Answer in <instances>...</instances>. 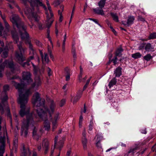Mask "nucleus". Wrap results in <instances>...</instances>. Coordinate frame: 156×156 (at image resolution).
<instances>
[{"label": "nucleus", "instance_id": "680f3d73", "mask_svg": "<svg viewBox=\"0 0 156 156\" xmlns=\"http://www.w3.org/2000/svg\"><path fill=\"white\" fill-rule=\"evenodd\" d=\"M58 15H60L59 21L60 22H61L63 20V16L62 13H61V14H58Z\"/></svg>", "mask_w": 156, "mask_h": 156}, {"label": "nucleus", "instance_id": "bb28decb", "mask_svg": "<svg viewBox=\"0 0 156 156\" xmlns=\"http://www.w3.org/2000/svg\"><path fill=\"white\" fill-rule=\"evenodd\" d=\"M58 136H55V141H54L55 145H54V148L53 149L51 150V155L50 156H52V155H53V153H54V148H55V147L56 145V142L58 140ZM59 155H60V154L59 153V154L58 155H57V156H59Z\"/></svg>", "mask_w": 156, "mask_h": 156}, {"label": "nucleus", "instance_id": "4c0bfd02", "mask_svg": "<svg viewBox=\"0 0 156 156\" xmlns=\"http://www.w3.org/2000/svg\"><path fill=\"white\" fill-rule=\"evenodd\" d=\"M18 141L17 137L15 136L14 140H13V145L14 147H17Z\"/></svg>", "mask_w": 156, "mask_h": 156}, {"label": "nucleus", "instance_id": "58836bf2", "mask_svg": "<svg viewBox=\"0 0 156 156\" xmlns=\"http://www.w3.org/2000/svg\"><path fill=\"white\" fill-rule=\"evenodd\" d=\"M117 53H116L114 58L112 59L111 61V62H113L114 63V65H116L117 64Z\"/></svg>", "mask_w": 156, "mask_h": 156}, {"label": "nucleus", "instance_id": "9d476101", "mask_svg": "<svg viewBox=\"0 0 156 156\" xmlns=\"http://www.w3.org/2000/svg\"><path fill=\"white\" fill-rule=\"evenodd\" d=\"M10 19L13 25H15L18 28H20V27L24 24V23L21 21V19L17 14H12Z\"/></svg>", "mask_w": 156, "mask_h": 156}, {"label": "nucleus", "instance_id": "7ed1b4c3", "mask_svg": "<svg viewBox=\"0 0 156 156\" xmlns=\"http://www.w3.org/2000/svg\"><path fill=\"white\" fill-rule=\"evenodd\" d=\"M32 103L34 109L36 110L39 117L44 120V129L49 131L50 129V123L47 119V115L44 112L42 107H44L45 101L44 99H41L40 94L37 92L33 95L32 99Z\"/></svg>", "mask_w": 156, "mask_h": 156}, {"label": "nucleus", "instance_id": "6ab92c4d", "mask_svg": "<svg viewBox=\"0 0 156 156\" xmlns=\"http://www.w3.org/2000/svg\"><path fill=\"white\" fill-rule=\"evenodd\" d=\"M0 143L1 144V145L0 146V150L2 151V150L3 149V151H5V138L2 137H0Z\"/></svg>", "mask_w": 156, "mask_h": 156}, {"label": "nucleus", "instance_id": "72a5a7b5", "mask_svg": "<svg viewBox=\"0 0 156 156\" xmlns=\"http://www.w3.org/2000/svg\"><path fill=\"white\" fill-rule=\"evenodd\" d=\"M152 58V56L150 54H148L144 57V58L147 61H149Z\"/></svg>", "mask_w": 156, "mask_h": 156}, {"label": "nucleus", "instance_id": "a18cd8bd", "mask_svg": "<svg viewBox=\"0 0 156 156\" xmlns=\"http://www.w3.org/2000/svg\"><path fill=\"white\" fill-rule=\"evenodd\" d=\"M54 6L56 7L60 4V2L59 0H56L53 3Z\"/></svg>", "mask_w": 156, "mask_h": 156}, {"label": "nucleus", "instance_id": "338daca9", "mask_svg": "<svg viewBox=\"0 0 156 156\" xmlns=\"http://www.w3.org/2000/svg\"><path fill=\"white\" fill-rule=\"evenodd\" d=\"M4 152V151L2 149V151L0 150V156H3V154Z\"/></svg>", "mask_w": 156, "mask_h": 156}, {"label": "nucleus", "instance_id": "13d9d810", "mask_svg": "<svg viewBox=\"0 0 156 156\" xmlns=\"http://www.w3.org/2000/svg\"><path fill=\"white\" fill-rule=\"evenodd\" d=\"M140 131L142 133L145 134L147 133V131L146 130V129L145 128H143L141 129Z\"/></svg>", "mask_w": 156, "mask_h": 156}, {"label": "nucleus", "instance_id": "9b49d317", "mask_svg": "<svg viewBox=\"0 0 156 156\" xmlns=\"http://www.w3.org/2000/svg\"><path fill=\"white\" fill-rule=\"evenodd\" d=\"M21 156H37V153L35 151H33L32 153L30 152L29 148H25L24 145H23V148L21 149Z\"/></svg>", "mask_w": 156, "mask_h": 156}, {"label": "nucleus", "instance_id": "6e6d98bb", "mask_svg": "<svg viewBox=\"0 0 156 156\" xmlns=\"http://www.w3.org/2000/svg\"><path fill=\"white\" fill-rule=\"evenodd\" d=\"M58 26H57L56 24L55 25V33L56 35V36L57 37L58 36Z\"/></svg>", "mask_w": 156, "mask_h": 156}, {"label": "nucleus", "instance_id": "412c9836", "mask_svg": "<svg viewBox=\"0 0 156 156\" xmlns=\"http://www.w3.org/2000/svg\"><path fill=\"white\" fill-rule=\"evenodd\" d=\"M106 0H101L98 2V5L100 9H102L104 7L105 3Z\"/></svg>", "mask_w": 156, "mask_h": 156}, {"label": "nucleus", "instance_id": "0e129e2a", "mask_svg": "<svg viewBox=\"0 0 156 156\" xmlns=\"http://www.w3.org/2000/svg\"><path fill=\"white\" fill-rule=\"evenodd\" d=\"M106 23L108 26L110 28H111V27H112L111 25V23L108 20H107L106 21Z\"/></svg>", "mask_w": 156, "mask_h": 156}, {"label": "nucleus", "instance_id": "09e8293b", "mask_svg": "<svg viewBox=\"0 0 156 156\" xmlns=\"http://www.w3.org/2000/svg\"><path fill=\"white\" fill-rule=\"evenodd\" d=\"M70 79V74L69 73H68L67 75L66 76V81H69Z\"/></svg>", "mask_w": 156, "mask_h": 156}, {"label": "nucleus", "instance_id": "c9c22d12", "mask_svg": "<svg viewBox=\"0 0 156 156\" xmlns=\"http://www.w3.org/2000/svg\"><path fill=\"white\" fill-rule=\"evenodd\" d=\"M137 149L138 148L136 147L131 148L130 149V150L128 151V153L129 154L131 153H134L136 152V150H137Z\"/></svg>", "mask_w": 156, "mask_h": 156}, {"label": "nucleus", "instance_id": "20e7f679", "mask_svg": "<svg viewBox=\"0 0 156 156\" xmlns=\"http://www.w3.org/2000/svg\"><path fill=\"white\" fill-rule=\"evenodd\" d=\"M21 110V108L19 112V114L21 117H23L25 115H26L27 120H24L23 122V124L21 127V135H23L25 137H27L28 135V130L29 126L31 124L33 125L34 122L32 114L31 113H29L30 108L29 107H27L26 105L23 110L22 112L23 114V116H22L20 114V112Z\"/></svg>", "mask_w": 156, "mask_h": 156}, {"label": "nucleus", "instance_id": "f3484780", "mask_svg": "<svg viewBox=\"0 0 156 156\" xmlns=\"http://www.w3.org/2000/svg\"><path fill=\"white\" fill-rule=\"evenodd\" d=\"M145 50L148 52L153 51H154V48L150 43H145Z\"/></svg>", "mask_w": 156, "mask_h": 156}, {"label": "nucleus", "instance_id": "8fccbe9b", "mask_svg": "<svg viewBox=\"0 0 156 156\" xmlns=\"http://www.w3.org/2000/svg\"><path fill=\"white\" fill-rule=\"evenodd\" d=\"M37 129L34 127L33 131V136L37 134Z\"/></svg>", "mask_w": 156, "mask_h": 156}, {"label": "nucleus", "instance_id": "e433bc0d", "mask_svg": "<svg viewBox=\"0 0 156 156\" xmlns=\"http://www.w3.org/2000/svg\"><path fill=\"white\" fill-rule=\"evenodd\" d=\"M93 123L92 120H91L90 122V124L89 126V130L90 131L92 130L93 129Z\"/></svg>", "mask_w": 156, "mask_h": 156}, {"label": "nucleus", "instance_id": "774afa93", "mask_svg": "<svg viewBox=\"0 0 156 156\" xmlns=\"http://www.w3.org/2000/svg\"><path fill=\"white\" fill-rule=\"evenodd\" d=\"M71 153V151L70 150L68 151L67 153V156H70Z\"/></svg>", "mask_w": 156, "mask_h": 156}, {"label": "nucleus", "instance_id": "2eb2a0df", "mask_svg": "<svg viewBox=\"0 0 156 156\" xmlns=\"http://www.w3.org/2000/svg\"><path fill=\"white\" fill-rule=\"evenodd\" d=\"M41 56L42 58V62L43 64H44L45 63H48L49 62V58L46 53H44V55L43 53L41 52Z\"/></svg>", "mask_w": 156, "mask_h": 156}, {"label": "nucleus", "instance_id": "864d4df0", "mask_svg": "<svg viewBox=\"0 0 156 156\" xmlns=\"http://www.w3.org/2000/svg\"><path fill=\"white\" fill-rule=\"evenodd\" d=\"M33 138L37 140H38L39 138L41 137L40 136L38 135L37 134H36L33 136Z\"/></svg>", "mask_w": 156, "mask_h": 156}, {"label": "nucleus", "instance_id": "423d86ee", "mask_svg": "<svg viewBox=\"0 0 156 156\" xmlns=\"http://www.w3.org/2000/svg\"><path fill=\"white\" fill-rule=\"evenodd\" d=\"M9 90V86L8 85H4L3 87V90L1 93L2 103L4 104V103H5L8 99V96L7 94V92ZM2 105L0 104V110L2 114H3L4 113V107Z\"/></svg>", "mask_w": 156, "mask_h": 156}, {"label": "nucleus", "instance_id": "5701e85b", "mask_svg": "<svg viewBox=\"0 0 156 156\" xmlns=\"http://www.w3.org/2000/svg\"><path fill=\"white\" fill-rule=\"evenodd\" d=\"M116 83V79L115 78L112 79L109 83L108 86L109 88L115 85Z\"/></svg>", "mask_w": 156, "mask_h": 156}, {"label": "nucleus", "instance_id": "dca6fc26", "mask_svg": "<svg viewBox=\"0 0 156 156\" xmlns=\"http://www.w3.org/2000/svg\"><path fill=\"white\" fill-rule=\"evenodd\" d=\"M8 1L9 2L11 3L13 5L15 6L16 7L18 10L19 12L22 15V16H23V12L22 11H21L20 8L19 6L16 3V2L15 0H6Z\"/></svg>", "mask_w": 156, "mask_h": 156}, {"label": "nucleus", "instance_id": "bf43d9fd", "mask_svg": "<svg viewBox=\"0 0 156 156\" xmlns=\"http://www.w3.org/2000/svg\"><path fill=\"white\" fill-rule=\"evenodd\" d=\"M47 37L48 38V40L50 41V42L51 44H52V41L51 40V37H50V34H47Z\"/></svg>", "mask_w": 156, "mask_h": 156}, {"label": "nucleus", "instance_id": "ea45409f", "mask_svg": "<svg viewBox=\"0 0 156 156\" xmlns=\"http://www.w3.org/2000/svg\"><path fill=\"white\" fill-rule=\"evenodd\" d=\"M60 9L58 10V14H62V12L64 10V6L63 5H61L60 6Z\"/></svg>", "mask_w": 156, "mask_h": 156}, {"label": "nucleus", "instance_id": "f257e3e1", "mask_svg": "<svg viewBox=\"0 0 156 156\" xmlns=\"http://www.w3.org/2000/svg\"><path fill=\"white\" fill-rule=\"evenodd\" d=\"M32 81L30 73L28 72L23 73L22 79L21 80V84L17 83L13 80L12 81V84L16 89L18 90L19 93L18 102L20 104V108H21L20 114L22 116L23 115L22 111L25 107V105L27 103L29 95H31L33 93L32 89L35 87L37 89L41 84L40 78L38 77H36L35 79V82L32 84L31 87L29 89L25 90L24 89V86L29 84Z\"/></svg>", "mask_w": 156, "mask_h": 156}, {"label": "nucleus", "instance_id": "a211bd4d", "mask_svg": "<svg viewBox=\"0 0 156 156\" xmlns=\"http://www.w3.org/2000/svg\"><path fill=\"white\" fill-rule=\"evenodd\" d=\"M96 136L97 137L96 146L98 148H101V147L100 141L103 139V137L101 135L98 134Z\"/></svg>", "mask_w": 156, "mask_h": 156}, {"label": "nucleus", "instance_id": "393cba45", "mask_svg": "<svg viewBox=\"0 0 156 156\" xmlns=\"http://www.w3.org/2000/svg\"><path fill=\"white\" fill-rule=\"evenodd\" d=\"M28 43L29 45V48L30 50V53L32 54H34V49L33 48V46L31 43L30 40L27 41V43Z\"/></svg>", "mask_w": 156, "mask_h": 156}, {"label": "nucleus", "instance_id": "f03ea898", "mask_svg": "<svg viewBox=\"0 0 156 156\" xmlns=\"http://www.w3.org/2000/svg\"><path fill=\"white\" fill-rule=\"evenodd\" d=\"M26 7L24 11L25 14L27 16L28 19L31 22V25H29L30 28H32L34 24L33 21L34 19L36 21H37V15L36 13L39 12L38 6H42L47 9V7L41 2L39 0H20Z\"/></svg>", "mask_w": 156, "mask_h": 156}, {"label": "nucleus", "instance_id": "37998d69", "mask_svg": "<svg viewBox=\"0 0 156 156\" xmlns=\"http://www.w3.org/2000/svg\"><path fill=\"white\" fill-rule=\"evenodd\" d=\"M5 66V63H4V62L2 64L0 65V72H1L3 70Z\"/></svg>", "mask_w": 156, "mask_h": 156}, {"label": "nucleus", "instance_id": "aec40b11", "mask_svg": "<svg viewBox=\"0 0 156 156\" xmlns=\"http://www.w3.org/2000/svg\"><path fill=\"white\" fill-rule=\"evenodd\" d=\"M93 10L95 14L101 15L102 16L105 15L104 11L102 9H94Z\"/></svg>", "mask_w": 156, "mask_h": 156}, {"label": "nucleus", "instance_id": "4d7b16f0", "mask_svg": "<svg viewBox=\"0 0 156 156\" xmlns=\"http://www.w3.org/2000/svg\"><path fill=\"white\" fill-rule=\"evenodd\" d=\"M29 65H30L29 61H27L26 62H24L22 64V66L23 67H24L26 66H29Z\"/></svg>", "mask_w": 156, "mask_h": 156}, {"label": "nucleus", "instance_id": "ddd939ff", "mask_svg": "<svg viewBox=\"0 0 156 156\" xmlns=\"http://www.w3.org/2000/svg\"><path fill=\"white\" fill-rule=\"evenodd\" d=\"M82 144L83 145L84 149H86L87 148V140L86 137V131L85 128H84L83 132L82 133Z\"/></svg>", "mask_w": 156, "mask_h": 156}, {"label": "nucleus", "instance_id": "c756f323", "mask_svg": "<svg viewBox=\"0 0 156 156\" xmlns=\"http://www.w3.org/2000/svg\"><path fill=\"white\" fill-rule=\"evenodd\" d=\"M141 56V54L139 52L136 53L132 55V57L135 59L140 58Z\"/></svg>", "mask_w": 156, "mask_h": 156}, {"label": "nucleus", "instance_id": "6e6552de", "mask_svg": "<svg viewBox=\"0 0 156 156\" xmlns=\"http://www.w3.org/2000/svg\"><path fill=\"white\" fill-rule=\"evenodd\" d=\"M46 4L48 6V10L49 11V12L50 14V15H49L48 12H47V9L46 10L44 9L46 11L45 13L47 17V23H46V26L49 29L52 25V24L53 21V20L52 18V17L53 16V14L51 10V8L49 3V1L48 0H47V1ZM44 9H45L44 8Z\"/></svg>", "mask_w": 156, "mask_h": 156}, {"label": "nucleus", "instance_id": "a878e982", "mask_svg": "<svg viewBox=\"0 0 156 156\" xmlns=\"http://www.w3.org/2000/svg\"><path fill=\"white\" fill-rule=\"evenodd\" d=\"M4 63H5V65L8 64L9 67L10 69H12L14 68V65L12 62H9L6 60L4 62Z\"/></svg>", "mask_w": 156, "mask_h": 156}, {"label": "nucleus", "instance_id": "052dcab7", "mask_svg": "<svg viewBox=\"0 0 156 156\" xmlns=\"http://www.w3.org/2000/svg\"><path fill=\"white\" fill-rule=\"evenodd\" d=\"M48 52L50 54V56L52 60L54 58V56L53 55L51 54V51L50 50H48Z\"/></svg>", "mask_w": 156, "mask_h": 156}, {"label": "nucleus", "instance_id": "2f4dec72", "mask_svg": "<svg viewBox=\"0 0 156 156\" xmlns=\"http://www.w3.org/2000/svg\"><path fill=\"white\" fill-rule=\"evenodd\" d=\"M66 33L64 36V40L63 41V43L62 45V49L63 51H64L65 50V42L66 41Z\"/></svg>", "mask_w": 156, "mask_h": 156}, {"label": "nucleus", "instance_id": "79ce46f5", "mask_svg": "<svg viewBox=\"0 0 156 156\" xmlns=\"http://www.w3.org/2000/svg\"><path fill=\"white\" fill-rule=\"evenodd\" d=\"M2 55V57L3 58H5L7 57L8 55V52L7 51L3 52Z\"/></svg>", "mask_w": 156, "mask_h": 156}, {"label": "nucleus", "instance_id": "3c124183", "mask_svg": "<svg viewBox=\"0 0 156 156\" xmlns=\"http://www.w3.org/2000/svg\"><path fill=\"white\" fill-rule=\"evenodd\" d=\"M83 73H80V74L78 76V79L80 81V82H81L82 81V76Z\"/></svg>", "mask_w": 156, "mask_h": 156}, {"label": "nucleus", "instance_id": "e2e57ef3", "mask_svg": "<svg viewBox=\"0 0 156 156\" xmlns=\"http://www.w3.org/2000/svg\"><path fill=\"white\" fill-rule=\"evenodd\" d=\"M31 63L32 64V65H33V66L34 67V73L36 74V73H37V69H36V67L35 66V65H34L31 62Z\"/></svg>", "mask_w": 156, "mask_h": 156}, {"label": "nucleus", "instance_id": "49530a36", "mask_svg": "<svg viewBox=\"0 0 156 156\" xmlns=\"http://www.w3.org/2000/svg\"><path fill=\"white\" fill-rule=\"evenodd\" d=\"M47 71L48 76H51L52 74V72L51 69L49 67H48Z\"/></svg>", "mask_w": 156, "mask_h": 156}, {"label": "nucleus", "instance_id": "cd10ccee", "mask_svg": "<svg viewBox=\"0 0 156 156\" xmlns=\"http://www.w3.org/2000/svg\"><path fill=\"white\" fill-rule=\"evenodd\" d=\"M13 38L15 41V43L17 44L19 40L18 36L16 34H13L12 32Z\"/></svg>", "mask_w": 156, "mask_h": 156}, {"label": "nucleus", "instance_id": "7c9ffc66", "mask_svg": "<svg viewBox=\"0 0 156 156\" xmlns=\"http://www.w3.org/2000/svg\"><path fill=\"white\" fill-rule=\"evenodd\" d=\"M82 95V94L80 95H77L74 98V100L73 101V104H75L76 102L78 101Z\"/></svg>", "mask_w": 156, "mask_h": 156}, {"label": "nucleus", "instance_id": "1a4fd4ad", "mask_svg": "<svg viewBox=\"0 0 156 156\" xmlns=\"http://www.w3.org/2000/svg\"><path fill=\"white\" fill-rule=\"evenodd\" d=\"M19 29V32L22 40H25V43L27 44V41L30 40L28 33L27 31V27L25 24L20 27Z\"/></svg>", "mask_w": 156, "mask_h": 156}, {"label": "nucleus", "instance_id": "f8f14e48", "mask_svg": "<svg viewBox=\"0 0 156 156\" xmlns=\"http://www.w3.org/2000/svg\"><path fill=\"white\" fill-rule=\"evenodd\" d=\"M43 148L44 150V153H47L49 148V142L47 139H45L43 140L42 143Z\"/></svg>", "mask_w": 156, "mask_h": 156}, {"label": "nucleus", "instance_id": "4be33fe9", "mask_svg": "<svg viewBox=\"0 0 156 156\" xmlns=\"http://www.w3.org/2000/svg\"><path fill=\"white\" fill-rule=\"evenodd\" d=\"M74 45H73L72 51L73 58H74L73 62H74V63H75L76 60V55L75 48L74 47Z\"/></svg>", "mask_w": 156, "mask_h": 156}, {"label": "nucleus", "instance_id": "39448f33", "mask_svg": "<svg viewBox=\"0 0 156 156\" xmlns=\"http://www.w3.org/2000/svg\"><path fill=\"white\" fill-rule=\"evenodd\" d=\"M56 108V104L53 100H51L49 108H45V112L48 113L50 119L51 120L52 123V130L54 131L57 128V121L59 119V113L58 112L56 113L54 115L53 119L52 118V115L54 113Z\"/></svg>", "mask_w": 156, "mask_h": 156}, {"label": "nucleus", "instance_id": "603ef678", "mask_svg": "<svg viewBox=\"0 0 156 156\" xmlns=\"http://www.w3.org/2000/svg\"><path fill=\"white\" fill-rule=\"evenodd\" d=\"M35 43L37 46L39 47H41L42 45L41 44L39 41L36 40L35 41Z\"/></svg>", "mask_w": 156, "mask_h": 156}, {"label": "nucleus", "instance_id": "c03bdc74", "mask_svg": "<svg viewBox=\"0 0 156 156\" xmlns=\"http://www.w3.org/2000/svg\"><path fill=\"white\" fill-rule=\"evenodd\" d=\"M66 101L65 99L62 100L60 102L59 105L60 107H62L65 104Z\"/></svg>", "mask_w": 156, "mask_h": 156}, {"label": "nucleus", "instance_id": "4468645a", "mask_svg": "<svg viewBox=\"0 0 156 156\" xmlns=\"http://www.w3.org/2000/svg\"><path fill=\"white\" fill-rule=\"evenodd\" d=\"M135 18L133 16H129L128 17L127 21L126 23H122L125 26H129L130 25L133 24Z\"/></svg>", "mask_w": 156, "mask_h": 156}, {"label": "nucleus", "instance_id": "f704fd0d", "mask_svg": "<svg viewBox=\"0 0 156 156\" xmlns=\"http://www.w3.org/2000/svg\"><path fill=\"white\" fill-rule=\"evenodd\" d=\"M111 16H112L113 20L115 22H117V16L116 13H114L113 12L111 13Z\"/></svg>", "mask_w": 156, "mask_h": 156}, {"label": "nucleus", "instance_id": "de8ad7c7", "mask_svg": "<svg viewBox=\"0 0 156 156\" xmlns=\"http://www.w3.org/2000/svg\"><path fill=\"white\" fill-rule=\"evenodd\" d=\"M145 43H143L139 47V48L140 50H141L144 49V47H145Z\"/></svg>", "mask_w": 156, "mask_h": 156}, {"label": "nucleus", "instance_id": "473e14b6", "mask_svg": "<svg viewBox=\"0 0 156 156\" xmlns=\"http://www.w3.org/2000/svg\"><path fill=\"white\" fill-rule=\"evenodd\" d=\"M156 38V33L154 32L151 34L148 37V40L154 39Z\"/></svg>", "mask_w": 156, "mask_h": 156}, {"label": "nucleus", "instance_id": "c85d7f7f", "mask_svg": "<svg viewBox=\"0 0 156 156\" xmlns=\"http://www.w3.org/2000/svg\"><path fill=\"white\" fill-rule=\"evenodd\" d=\"M123 51L121 46H119L118 48V57H121L122 55V52Z\"/></svg>", "mask_w": 156, "mask_h": 156}, {"label": "nucleus", "instance_id": "69168bd1", "mask_svg": "<svg viewBox=\"0 0 156 156\" xmlns=\"http://www.w3.org/2000/svg\"><path fill=\"white\" fill-rule=\"evenodd\" d=\"M111 29L112 30V31L114 33V34L115 35H116V31L112 27H111Z\"/></svg>", "mask_w": 156, "mask_h": 156}, {"label": "nucleus", "instance_id": "5fc2aeb1", "mask_svg": "<svg viewBox=\"0 0 156 156\" xmlns=\"http://www.w3.org/2000/svg\"><path fill=\"white\" fill-rule=\"evenodd\" d=\"M138 19L139 20L143 22H144L145 21L144 19L140 16H138Z\"/></svg>", "mask_w": 156, "mask_h": 156}, {"label": "nucleus", "instance_id": "b1692460", "mask_svg": "<svg viewBox=\"0 0 156 156\" xmlns=\"http://www.w3.org/2000/svg\"><path fill=\"white\" fill-rule=\"evenodd\" d=\"M65 139V137H63L62 138V140H60V141H59L58 144V148L59 149L60 151L61 150V149L63 147V145L64 144L63 140Z\"/></svg>", "mask_w": 156, "mask_h": 156}, {"label": "nucleus", "instance_id": "0eeeda50", "mask_svg": "<svg viewBox=\"0 0 156 156\" xmlns=\"http://www.w3.org/2000/svg\"><path fill=\"white\" fill-rule=\"evenodd\" d=\"M22 43L20 42L19 44H17V46L20 51H17L16 53V58L20 64H21L23 61L25 60L26 58L24 55V52L26 49L23 48L22 47Z\"/></svg>", "mask_w": 156, "mask_h": 156}, {"label": "nucleus", "instance_id": "a19ab883", "mask_svg": "<svg viewBox=\"0 0 156 156\" xmlns=\"http://www.w3.org/2000/svg\"><path fill=\"white\" fill-rule=\"evenodd\" d=\"M118 77L122 75V68L120 67H118Z\"/></svg>", "mask_w": 156, "mask_h": 156}]
</instances>
